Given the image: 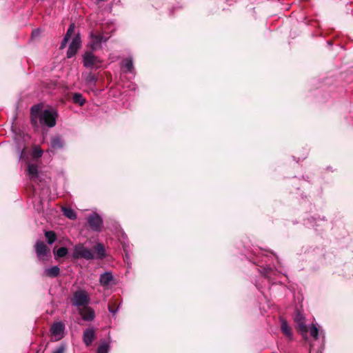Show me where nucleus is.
<instances>
[{
	"label": "nucleus",
	"instance_id": "nucleus-1",
	"mask_svg": "<svg viewBox=\"0 0 353 353\" xmlns=\"http://www.w3.org/2000/svg\"><path fill=\"white\" fill-rule=\"evenodd\" d=\"M41 105H35L31 108V121L34 125L37 124V119L39 117V121L41 124L48 125L50 128L54 127L56 124L57 112L55 110L50 108L44 110L41 114Z\"/></svg>",
	"mask_w": 353,
	"mask_h": 353
},
{
	"label": "nucleus",
	"instance_id": "nucleus-2",
	"mask_svg": "<svg viewBox=\"0 0 353 353\" xmlns=\"http://www.w3.org/2000/svg\"><path fill=\"white\" fill-rule=\"evenodd\" d=\"M72 256L74 259H84L86 260H92L94 258L92 251L90 249L85 248L81 243H79L74 245Z\"/></svg>",
	"mask_w": 353,
	"mask_h": 353
},
{
	"label": "nucleus",
	"instance_id": "nucleus-3",
	"mask_svg": "<svg viewBox=\"0 0 353 353\" xmlns=\"http://www.w3.org/2000/svg\"><path fill=\"white\" fill-rule=\"evenodd\" d=\"M90 301L88 294L85 290L76 291L73 294L72 304L75 306H83Z\"/></svg>",
	"mask_w": 353,
	"mask_h": 353
},
{
	"label": "nucleus",
	"instance_id": "nucleus-4",
	"mask_svg": "<svg viewBox=\"0 0 353 353\" xmlns=\"http://www.w3.org/2000/svg\"><path fill=\"white\" fill-rule=\"evenodd\" d=\"M294 321L296 323L298 330L303 337L306 338L308 330L305 325V318L300 311H297L296 312Z\"/></svg>",
	"mask_w": 353,
	"mask_h": 353
},
{
	"label": "nucleus",
	"instance_id": "nucleus-5",
	"mask_svg": "<svg viewBox=\"0 0 353 353\" xmlns=\"http://www.w3.org/2000/svg\"><path fill=\"white\" fill-rule=\"evenodd\" d=\"M64 328V324L61 322H57L52 325L50 333L55 341L60 340L63 338Z\"/></svg>",
	"mask_w": 353,
	"mask_h": 353
},
{
	"label": "nucleus",
	"instance_id": "nucleus-6",
	"mask_svg": "<svg viewBox=\"0 0 353 353\" xmlns=\"http://www.w3.org/2000/svg\"><path fill=\"white\" fill-rule=\"evenodd\" d=\"M81 37L77 34L72 40L67 52L68 58H71L76 54L77 50L81 46Z\"/></svg>",
	"mask_w": 353,
	"mask_h": 353
},
{
	"label": "nucleus",
	"instance_id": "nucleus-7",
	"mask_svg": "<svg viewBox=\"0 0 353 353\" xmlns=\"http://www.w3.org/2000/svg\"><path fill=\"white\" fill-rule=\"evenodd\" d=\"M88 222L92 230L97 232L101 230L103 221L101 216L97 214H91L88 219Z\"/></svg>",
	"mask_w": 353,
	"mask_h": 353
},
{
	"label": "nucleus",
	"instance_id": "nucleus-8",
	"mask_svg": "<svg viewBox=\"0 0 353 353\" xmlns=\"http://www.w3.org/2000/svg\"><path fill=\"white\" fill-rule=\"evenodd\" d=\"M35 250L37 257L40 260H45V257L49 253V248L48 246L42 241H37L35 244Z\"/></svg>",
	"mask_w": 353,
	"mask_h": 353
},
{
	"label": "nucleus",
	"instance_id": "nucleus-9",
	"mask_svg": "<svg viewBox=\"0 0 353 353\" xmlns=\"http://www.w3.org/2000/svg\"><path fill=\"white\" fill-rule=\"evenodd\" d=\"M83 62L85 67L91 68L96 65L100 61L92 52H88L83 55Z\"/></svg>",
	"mask_w": 353,
	"mask_h": 353
},
{
	"label": "nucleus",
	"instance_id": "nucleus-10",
	"mask_svg": "<svg viewBox=\"0 0 353 353\" xmlns=\"http://www.w3.org/2000/svg\"><path fill=\"white\" fill-rule=\"evenodd\" d=\"M95 331L94 328L89 327L84 330L83 334V341L86 346L91 345L92 341L95 339Z\"/></svg>",
	"mask_w": 353,
	"mask_h": 353
},
{
	"label": "nucleus",
	"instance_id": "nucleus-11",
	"mask_svg": "<svg viewBox=\"0 0 353 353\" xmlns=\"http://www.w3.org/2000/svg\"><path fill=\"white\" fill-rule=\"evenodd\" d=\"M91 37L92 39V43L90 45L92 50H96L99 47H100L101 43L102 42H106L108 39V37H105L103 35L101 34H91Z\"/></svg>",
	"mask_w": 353,
	"mask_h": 353
},
{
	"label": "nucleus",
	"instance_id": "nucleus-12",
	"mask_svg": "<svg viewBox=\"0 0 353 353\" xmlns=\"http://www.w3.org/2000/svg\"><path fill=\"white\" fill-rule=\"evenodd\" d=\"M113 281L114 277L111 272H105L99 277V283L104 288L109 286Z\"/></svg>",
	"mask_w": 353,
	"mask_h": 353
},
{
	"label": "nucleus",
	"instance_id": "nucleus-13",
	"mask_svg": "<svg viewBox=\"0 0 353 353\" xmlns=\"http://www.w3.org/2000/svg\"><path fill=\"white\" fill-rule=\"evenodd\" d=\"M80 315L82 319L87 321H92L95 317V313L93 309L90 307H85L80 310Z\"/></svg>",
	"mask_w": 353,
	"mask_h": 353
},
{
	"label": "nucleus",
	"instance_id": "nucleus-14",
	"mask_svg": "<svg viewBox=\"0 0 353 353\" xmlns=\"http://www.w3.org/2000/svg\"><path fill=\"white\" fill-rule=\"evenodd\" d=\"M281 330L282 333L289 339H292V330L291 327H290L287 323V321L284 319L281 320Z\"/></svg>",
	"mask_w": 353,
	"mask_h": 353
},
{
	"label": "nucleus",
	"instance_id": "nucleus-15",
	"mask_svg": "<svg viewBox=\"0 0 353 353\" xmlns=\"http://www.w3.org/2000/svg\"><path fill=\"white\" fill-rule=\"evenodd\" d=\"M60 273V269L57 265H54L51 268L45 269L43 272V276L50 277V278H55Z\"/></svg>",
	"mask_w": 353,
	"mask_h": 353
},
{
	"label": "nucleus",
	"instance_id": "nucleus-16",
	"mask_svg": "<svg viewBox=\"0 0 353 353\" xmlns=\"http://www.w3.org/2000/svg\"><path fill=\"white\" fill-rule=\"evenodd\" d=\"M27 173L30 179H35L38 177V166L35 164L28 163Z\"/></svg>",
	"mask_w": 353,
	"mask_h": 353
},
{
	"label": "nucleus",
	"instance_id": "nucleus-17",
	"mask_svg": "<svg viewBox=\"0 0 353 353\" xmlns=\"http://www.w3.org/2000/svg\"><path fill=\"white\" fill-rule=\"evenodd\" d=\"M83 79L87 85L93 86L97 81V77L92 72H88L83 74Z\"/></svg>",
	"mask_w": 353,
	"mask_h": 353
},
{
	"label": "nucleus",
	"instance_id": "nucleus-18",
	"mask_svg": "<svg viewBox=\"0 0 353 353\" xmlns=\"http://www.w3.org/2000/svg\"><path fill=\"white\" fill-rule=\"evenodd\" d=\"M94 250L97 254V259H103L105 257V256H106L105 249L104 245L102 243H97L94 246Z\"/></svg>",
	"mask_w": 353,
	"mask_h": 353
},
{
	"label": "nucleus",
	"instance_id": "nucleus-19",
	"mask_svg": "<svg viewBox=\"0 0 353 353\" xmlns=\"http://www.w3.org/2000/svg\"><path fill=\"white\" fill-rule=\"evenodd\" d=\"M51 147L54 150L61 149L63 147V142L59 137H54L51 139Z\"/></svg>",
	"mask_w": 353,
	"mask_h": 353
},
{
	"label": "nucleus",
	"instance_id": "nucleus-20",
	"mask_svg": "<svg viewBox=\"0 0 353 353\" xmlns=\"http://www.w3.org/2000/svg\"><path fill=\"white\" fill-rule=\"evenodd\" d=\"M72 101L81 106L83 105L85 103V99L80 93H74L72 96Z\"/></svg>",
	"mask_w": 353,
	"mask_h": 353
},
{
	"label": "nucleus",
	"instance_id": "nucleus-21",
	"mask_svg": "<svg viewBox=\"0 0 353 353\" xmlns=\"http://www.w3.org/2000/svg\"><path fill=\"white\" fill-rule=\"evenodd\" d=\"M63 212V214L70 219L74 220L77 218L75 212L71 208H64Z\"/></svg>",
	"mask_w": 353,
	"mask_h": 353
},
{
	"label": "nucleus",
	"instance_id": "nucleus-22",
	"mask_svg": "<svg viewBox=\"0 0 353 353\" xmlns=\"http://www.w3.org/2000/svg\"><path fill=\"white\" fill-rule=\"evenodd\" d=\"M45 236L47 239L48 243L51 245L57 239V235L53 231H47L45 232Z\"/></svg>",
	"mask_w": 353,
	"mask_h": 353
},
{
	"label": "nucleus",
	"instance_id": "nucleus-23",
	"mask_svg": "<svg viewBox=\"0 0 353 353\" xmlns=\"http://www.w3.org/2000/svg\"><path fill=\"white\" fill-rule=\"evenodd\" d=\"M110 345L106 342H103L100 344L97 349V353H108Z\"/></svg>",
	"mask_w": 353,
	"mask_h": 353
},
{
	"label": "nucleus",
	"instance_id": "nucleus-24",
	"mask_svg": "<svg viewBox=\"0 0 353 353\" xmlns=\"http://www.w3.org/2000/svg\"><path fill=\"white\" fill-rule=\"evenodd\" d=\"M43 153V152L41 149L40 147L35 146L32 149V156L33 158L38 159V158H40L42 156Z\"/></svg>",
	"mask_w": 353,
	"mask_h": 353
},
{
	"label": "nucleus",
	"instance_id": "nucleus-25",
	"mask_svg": "<svg viewBox=\"0 0 353 353\" xmlns=\"http://www.w3.org/2000/svg\"><path fill=\"white\" fill-rule=\"evenodd\" d=\"M123 66L127 69L128 71L132 72L133 70V63L131 59H125L123 62Z\"/></svg>",
	"mask_w": 353,
	"mask_h": 353
},
{
	"label": "nucleus",
	"instance_id": "nucleus-26",
	"mask_svg": "<svg viewBox=\"0 0 353 353\" xmlns=\"http://www.w3.org/2000/svg\"><path fill=\"white\" fill-rule=\"evenodd\" d=\"M310 333L311 336H312L314 339L318 338L319 330L315 325H312L310 328Z\"/></svg>",
	"mask_w": 353,
	"mask_h": 353
},
{
	"label": "nucleus",
	"instance_id": "nucleus-27",
	"mask_svg": "<svg viewBox=\"0 0 353 353\" xmlns=\"http://www.w3.org/2000/svg\"><path fill=\"white\" fill-rule=\"evenodd\" d=\"M68 254V249L65 247H61L57 250L56 254L58 257H64Z\"/></svg>",
	"mask_w": 353,
	"mask_h": 353
},
{
	"label": "nucleus",
	"instance_id": "nucleus-28",
	"mask_svg": "<svg viewBox=\"0 0 353 353\" xmlns=\"http://www.w3.org/2000/svg\"><path fill=\"white\" fill-rule=\"evenodd\" d=\"M74 28H75V25L74 23H71L67 30V32L66 34H65V37L68 38V39H70L74 30Z\"/></svg>",
	"mask_w": 353,
	"mask_h": 353
},
{
	"label": "nucleus",
	"instance_id": "nucleus-29",
	"mask_svg": "<svg viewBox=\"0 0 353 353\" xmlns=\"http://www.w3.org/2000/svg\"><path fill=\"white\" fill-rule=\"evenodd\" d=\"M118 307H116V303H111L108 305V310L110 312H111L112 314H115L118 310Z\"/></svg>",
	"mask_w": 353,
	"mask_h": 353
},
{
	"label": "nucleus",
	"instance_id": "nucleus-30",
	"mask_svg": "<svg viewBox=\"0 0 353 353\" xmlns=\"http://www.w3.org/2000/svg\"><path fill=\"white\" fill-rule=\"evenodd\" d=\"M68 41H69V39L64 37L63 41H61V43L60 46V49H63L64 48H65Z\"/></svg>",
	"mask_w": 353,
	"mask_h": 353
},
{
	"label": "nucleus",
	"instance_id": "nucleus-31",
	"mask_svg": "<svg viewBox=\"0 0 353 353\" xmlns=\"http://www.w3.org/2000/svg\"><path fill=\"white\" fill-rule=\"evenodd\" d=\"M64 352V347L63 346L59 347L57 348L53 353H63Z\"/></svg>",
	"mask_w": 353,
	"mask_h": 353
},
{
	"label": "nucleus",
	"instance_id": "nucleus-32",
	"mask_svg": "<svg viewBox=\"0 0 353 353\" xmlns=\"http://www.w3.org/2000/svg\"><path fill=\"white\" fill-rule=\"evenodd\" d=\"M39 33H40V31H39V29H38V30H34V31L32 32V37H37V36L39 34Z\"/></svg>",
	"mask_w": 353,
	"mask_h": 353
}]
</instances>
